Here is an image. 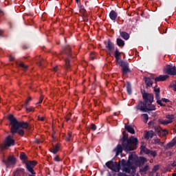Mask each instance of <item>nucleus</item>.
Masks as SVG:
<instances>
[{"instance_id":"1","label":"nucleus","mask_w":176,"mask_h":176,"mask_svg":"<svg viewBox=\"0 0 176 176\" xmlns=\"http://www.w3.org/2000/svg\"><path fill=\"white\" fill-rule=\"evenodd\" d=\"M140 93L142 96L144 101H139L138 104L135 106L136 111L141 112H149V111H156V106L152 104L155 97L152 94H149L145 89H140Z\"/></svg>"},{"instance_id":"2","label":"nucleus","mask_w":176,"mask_h":176,"mask_svg":"<svg viewBox=\"0 0 176 176\" xmlns=\"http://www.w3.org/2000/svg\"><path fill=\"white\" fill-rule=\"evenodd\" d=\"M8 119L10 122V124L11 125L10 131L12 135H14V134L17 133L19 135H21V137H24L25 131H24V129H25L28 131L31 130L28 122H19L17 119L14 118V116L12 114L8 116ZM21 127H23V129H21Z\"/></svg>"},{"instance_id":"3","label":"nucleus","mask_w":176,"mask_h":176,"mask_svg":"<svg viewBox=\"0 0 176 176\" xmlns=\"http://www.w3.org/2000/svg\"><path fill=\"white\" fill-rule=\"evenodd\" d=\"M63 53L66 56V58L64 60V68L66 71H71V63H72V58H74V56H72V50L71 49V47L69 45L65 46L63 48Z\"/></svg>"},{"instance_id":"4","label":"nucleus","mask_w":176,"mask_h":176,"mask_svg":"<svg viewBox=\"0 0 176 176\" xmlns=\"http://www.w3.org/2000/svg\"><path fill=\"white\" fill-rule=\"evenodd\" d=\"M121 161V166H122V171L126 173V174H130L131 173V175H134L135 172L137 171L135 166L133 165V161L128 159L127 161L126 160L122 159Z\"/></svg>"},{"instance_id":"5","label":"nucleus","mask_w":176,"mask_h":176,"mask_svg":"<svg viewBox=\"0 0 176 176\" xmlns=\"http://www.w3.org/2000/svg\"><path fill=\"white\" fill-rule=\"evenodd\" d=\"M138 145V138L131 136L128 141H126L125 145H124L123 148L126 152H130V151H135Z\"/></svg>"},{"instance_id":"6","label":"nucleus","mask_w":176,"mask_h":176,"mask_svg":"<svg viewBox=\"0 0 176 176\" xmlns=\"http://www.w3.org/2000/svg\"><path fill=\"white\" fill-rule=\"evenodd\" d=\"M120 163H122L120 160L118 162H113V161L110 160L105 163V166L107 168L111 170V171H113L114 173H119L121 168Z\"/></svg>"},{"instance_id":"7","label":"nucleus","mask_w":176,"mask_h":176,"mask_svg":"<svg viewBox=\"0 0 176 176\" xmlns=\"http://www.w3.org/2000/svg\"><path fill=\"white\" fill-rule=\"evenodd\" d=\"M38 164V162L34 161H29L25 163V167L27 171H28L29 174L28 176H36V172L34 170L35 166Z\"/></svg>"},{"instance_id":"8","label":"nucleus","mask_w":176,"mask_h":176,"mask_svg":"<svg viewBox=\"0 0 176 176\" xmlns=\"http://www.w3.org/2000/svg\"><path fill=\"white\" fill-rule=\"evenodd\" d=\"M14 137V135L13 134H12V135H9L7 136L3 144V148H10V146H14L16 142H14V140H13Z\"/></svg>"},{"instance_id":"9","label":"nucleus","mask_w":176,"mask_h":176,"mask_svg":"<svg viewBox=\"0 0 176 176\" xmlns=\"http://www.w3.org/2000/svg\"><path fill=\"white\" fill-rule=\"evenodd\" d=\"M118 65L122 67V73L123 75H127V74L131 72V69L129 67V63L127 61L121 60L120 63Z\"/></svg>"},{"instance_id":"10","label":"nucleus","mask_w":176,"mask_h":176,"mask_svg":"<svg viewBox=\"0 0 176 176\" xmlns=\"http://www.w3.org/2000/svg\"><path fill=\"white\" fill-rule=\"evenodd\" d=\"M2 162L7 168L12 167V166H14V164H16V157H14V156L10 155L7 160L3 159Z\"/></svg>"},{"instance_id":"11","label":"nucleus","mask_w":176,"mask_h":176,"mask_svg":"<svg viewBox=\"0 0 176 176\" xmlns=\"http://www.w3.org/2000/svg\"><path fill=\"white\" fill-rule=\"evenodd\" d=\"M164 72H166L168 75H176L175 66L173 67V65H166L164 68Z\"/></svg>"},{"instance_id":"12","label":"nucleus","mask_w":176,"mask_h":176,"mask_svg":"<svg viewBox=\"0 0 176 176\" xmlns=\"http://www.w3.org/2000/svg\"><path fill=\"white\" fill-rule=\"evenodd\" d=\"M104 44L106 49L109 50V54L111 56V52H113V50H115V44H113L110 39L104 41Z\"/></svg>"},{"instance_id":"13","label":"nucleus","mask_w":176,"mask_h":176,"mask_svg":"<svg viewBox=\"0 0 176 176\" xmlns=\"http://www.w3.org/2000/svg\"><path fill=\"white\" fill-rule=\"evenodd\" d=\"M153 91L155 94V99L157 100V104H158V105H160V107H166V104L162 102V100H160V89L155 88Z\"/></svg>"},{"instance_id":"14","label":"nucleus","mask_w":176,"mask_h":176,"mask_svg":"<svg viewBox=\"0 0 176 176\" xmlns=\"http://www.w3.org/2000/svg\"><path fill=\"white\" fill-rule=\"evenodd\" d=\"M153 91L155 94V99L157 100V104H158V105H160V107H166V104L162 102V100H160V89L155 88Z\"/></svg>"},{"instance_id":"15","label":"nucleus","mask_w":176,"mask_h":176,"mask_svg":"<svg viewBox=\"0 0 176 176\" xmlns=\"http://www.w3.org/2000/svg\"><path fill=\"white\" fill-rule=\"evenodd\" d=\"M155 131L157 133V135H159L161 138L163 137H166L167 134H168V131L166 129H162L160 128L155 127Z\"/></svg>"},{"instance_id":"16","label":"nucleus","mask_w":176,"mask_h":176,"mask_svg":"<svg viewBox=\"0 0 176 176\" xmlns=\"http://www.w3.org/2000/svg\"><path fill=\"white\" fill-rule=\"evenodd\" d=\"M128 140H129V134L127 133V132H126V131H124L122 132V138L120 140L122 146H124Z\"/></svg>"},{"instance_id":"17","label":"nucleus","mask_w":176,"mask_h":176,"mask_svg":"<svg viewBox=\"0 0 176 176\" xmlns=\"http://www.w3.org/2000/svg\"><path fill=\"white\" fill-rule=\"evenodd\" d=\"M122 52H119V50L118 48L116 49V51L114 52V57L116 58V64H120L121 57H122Z\"/></svg>"},{"instance_id":"18","label":"nucleus","mask_w":176,"mask_h":176,"mask_svg":"<svg viewBox=\"0 0 176 176\" xmlns=\"http://www.w3.org/2000/svg\"><path fill=\"white\" fill-rule=\"evenodd\" d=\"M123 146L122 144H118L116 147L113 150V152H116L115 157H118L123 152Z\"/></svg>"},{"instance_id":"19","label":"nucleus","mask_w":176,"mask_h":176,"mask_svg":"<svg viewBox=\"0 0 176 176\" xmlns=\"http://www.w3.org/2000/svg\"><path fill=\"white\" fill-rule=\"evenodd\" d=\"M152 79L154 78L149 77H144V80L145 82L146 89H148V87H151L152 85H153V80H152Z\"/></svg>"},{"instance_id":"20","label":"nucleus","mask_w":176,"mask_h":176,"mask_svg":"<svg viewBox=\"0 0 176 176\" xmlns=\"http://www.w3.org/2000/svg\"><path fill=\"white\" fill-rule=\"evenodd\" d=\"M155 137V132L153 131H146L144 132V139L149 140V138H153Z\"/></svg>"},{"instance_id":"21","label":"nucleus","mask_w":176,"mask_h":176,"mask_svg":"<svg viewBox=\"0 0 176 176\" xmlns=\"http://www.w3.org/2000/svg\"><path fill=\"white\" fill-rule=\"evenodd\" d=\"M168 78V75H160L158 77H156L155 79V82H164Z\"/></svg>"},{"instance_id":"22","label":"nucleus","mask_w":176,"mask_h":176,"mask_svg":"<svg viewBox=\"0 0 176 176\" xmlns=\"http://www.w3.org/2000/svg\"><path fill=\"white\" fill-rule=\"evenodd\" d=\"M120 36H121L122 39H124V41H129V39H130V34L122 30H120Z\"/></svg>"},{"instance_id":"23","label":"nucleus","mask_w":176,"mask_h":176,"mask_svg":"<svg viewBox=\"0 0 176 176\" xmlns=\"http://www.w3.org/2000/svg\"><path fill=\"white\" fill-rule=\"evenodd\" d=\"M60 144L59 143H57L52 148H50V152L54 153V155H56L57 152L60 151Z\"/></svg>"},{"instance_id":"24","label":"nucleus","mask_w":176,"mask_h":176,"mask_svg":"<svg viewBox=\"0 0 176 176\" xmlns=\"http://www.w3.org/2000/svg\"><path fill=\"white\" fill-rule=\"evenodd\" d=\"M124 129L128 133H130L131 134H135V130H134V128H133L131 125L125 124Z\"/></svg>"},{"instance_id":"25","label":"nucleus","mask_w":176,"mask_h":176,"mask_svg":"<svg viewBox=\"0 0 176 176\" xmlns=\"http://www.w3.org/2000/svg\"><path fill=\"white\" fill-rule=\"evenodd\" d=\"M176 145V139H173L172 141H170L169 143L166 144V149L168 151V149H171V148H173V146H175Z\"/></svg>"},{"instance_id":"26","label":"nucleus","mask_w":176,"mask_h":176,"mask_svg":"<svg viewBox=\"0 0 176 176\" xmlns=\"http://www.w3.org/2000/svg\"><path fill=\"white\" fill-rule=\"evenodd\" d=\"M109 17L112 21H115V20L118 19V12H116L115 10H111L109 13Z\"/></svg>"},{"instance_id":"27","label":"nucleus","mask_w":176,"mask_h":176,"mask_svg":"<svg viewBox=\"0 0 176 176\" xmlns=\"http://www.w3.org/2000/svg\"><path fill=\"white\" fill-rule=\"evenodd\" d=\"M13 176H24V168L16 170L14 172Z\"/></svg>"},{"instance_id":"28","label":"nucleus","mask_w":176,"mask_h":176,"mask_svg":"<svg viewBox=\"0 0 176 176\" xmlns=\"http://www.w3.org/2000/svg\"><path fill=\"white\" fill-rule=\"evenodd\" d=\"M149 170V165H146L143 168L140 169V173L141 175H145L146 174V171Z\"/></svg>"},{"instance_id":"29","label":"nucleus","mask_w":176,"mask_h":176,"mask_svg":"<svg viewBox=\"0 0 176 176\" xmlns=\"http://www.w3.org/2000/svg\"><path fill=\"white\" fill-rule=\"evenodd\" d=\"M140 151L141 152H143V153H146V155H149V153H151V150L147 148L145 146L141 145L140 146Z\"/></svg>"},{"instance_id":"30","label":"nucleus","mask_w":176,"mask_h":176,"mask_svg":"<svg viewBox=\"0 0 176 176\" xmlns=\"http://www.w3.org/2000/svg\"><path fill=\"white\" fill-rule=\"evenodd\" d=\"M116 43L119 47H124L125 45L124 41L122 38H117Z\"/></svg>"},{"instance_id":"31","label":"nucleus","mask_w":176,"mask_h":176,"mask_svg":"<svg viewBox=\"0 0 176 176\" xmlns=\"http://www.w3.org/2000/svg\"><path fill=\"white\" fill-rule=\"evenodd\" d=\"M80 12L81 13L84 19V21H87V13L86 9L80 10Z\"/></svg>"},{"instance_id":"32","label":"nucleus","mask_w":176,"mask_h":176,"mask_svg":"<svg viewBox=\"0 0 176 176\" xmlns=\"http://www.w3.org/2000/svg\"><path fill=\"white\" fill-rule=\"evenodd\" d=\"M35 61H36L37 65L38 67H42V61H43V58H41V56H37L34 58Z\"/></svg>"},{"instance_id":"33","label":"nucleus","mask_w":176,"mask_h":176,"mask_svg":"<svg viewBox=\"0 0 176 176\" xmlns=\"http://www.w3.org/2000/svg\"><path fill=\"white\" fill-rule=\"evenodd\" d=\"M16 64L18 65V67L23 68L24 71H27V69H28V65H25L24 63H19V62L16 61Z\"/></svg>"},{"instance_id":"34","label":"nucleus","mask_w":176,"mask_h":176,"mask_svg":"<svg viewBox=\"0 0 176 176\" xmlns=\"http://www.w3.org/2000/svg\"><path fill=\"white\" fill-rule=\"evenodd\" d=\"M158 122L160 123V124H164V126H166V124H169V123H173V121L168 120H159Z\"/></svg>"},{"instance_id":"35","label":"nucleus","mask_w":176,"mask_h":176,"mask_svg":"<svg viewBox=\"0 0 176 176\" xmlns=\"http://www.w3.org/2000/svg\"><path fill=\"white\" fill-rule=\"evenodd\" d=\"M126 91L128 93V94L129 96H131V93H133L132 90H131V84H130V82L127 83L126 85Z\"/></svg>"},{"instance_id":"36","label":"nucleus","mask_w":176,"mask_h":176,"mask_svg":"<svg viewBox=\"0 0 176 176\" xmlns=\"http://www.w3.org/2000/svg\"><path fill=\"white\" fill-rule=\"evenodd\" d=\"M20 159L23 162H25L27 160V155H25V153H21Z\"/></svg>"},{"instance_id":"37","label":"nucleus","mask_w":176,"mask_h":176,"mask_svg":"<svg viewBox=\"0 0 176 176\" xmlns=\"http://www.w3.org/2000/svg\"><path fill=\"white\" fill-rule=\"evenodd\" d=\"M128 159L131 162H135V160H137V157L135 156V155L129 154Z\"/></svg>"},{"instance_id":"38","label":"nucleus","mask_w":176,"mask_h":176,"mask_svg":"<svg viewBox=\"0 0 176 176\" xmlns=\"http://www.w3.org/2000/svg\"><path fill=\"white\" fill-rule=\"evenodd\" d=\"M166 118L168 119V120H170V122H173V119H175V116L173 114H167Z\"/></svg>"},{"instance_id":"39","label":"nucleus","mask_w":176,"mask_h":176,"mask_svg":"<svg viewBox=\"0 0 176 176\" xmlns=\"http://www.w3.org/2000/svg\"><path fill=\"white\" fill-rule=\"evenodd\" d=\"M31 100H32V98L31 96H30L25 102L24 104H23V107H24L25 108L26 107H28V104H30V101H31Z\"/></svg>"},{"instance_id":"40","label":"nucleus","mask_w":176,"mask_h":176,"mask_svg":"<svg viewBox=\"0 0 176 176\" xmlns=\"http://www.w3.org/2000/svg\"><path fill=\"white\" fill-rule=\"evenodd\" d=\"M145 162H146V158L144 157H140L139 158V163H140V164H144Z\"/></svg>"},{"instance_id":"41","label":"nucleus","mask_w":176,"mask_h":176,"mask_svg":"<svg viewBox=\"0 0 176 176\" xmlns=\"http://www.w3.org/2000/svg\"><path fill=\"white\" fill-rule=\"evenodd\" d=\"M161 140L159 138L154 139L155 144H157V145H163V142H160Z\"/></svg>"},{"instance_id":"42","label":"nucleus","mask_w":176,"mask_h":176,"mask_svg":"<svg viewBox=\"0 0 176 176\" xmlns=\"http://www.w3.org/2000/svg\"><path fill=\"white\" fill-rule=\"evenodd\" d=\"M71 138H72V133H69L65 138L66 141L69 142L71 141Z\"/></svg>"},{"instance_id":"43","label":"nucleus","mask_w":176,"mask_h":176,"mask_svg":"<svg viewBox=\"0 0 176 176\" xmlns=\"http://www.w3.org/2000/svg\"><path fill=\"white\" fill-rule=\"evenodd\" d=\"M149 155L151 156H153V157H156V155H157V153L156 152V151H151L150 150V153H149Z\"/></svg>"},{"instance_id":"44","label":"nucleus","mask_w":176,"mask_h":176,"mask_svg":"<svg viewBox=\"0 0 176 176\" xmlns=\"http://www.w3.org/2000/svg\"><path fill=\"white\" fill-rule=\"evenodd\" d=\"M142 116L144 119V123H148V120L149 119V117L148 116V114H142Z\"/></svg>"},{"instance_id":"45","label":"nucleus","mask_w":176,"mask_h":176,"mask_svg":"<svg viewBox=\"0 0 176 176\" xmlns=\"http://www.w3.org/2000/svg\"><path fill=\"white\" fill-rule=\"evenodd\" d=\"M159 170V165H155L153 168V173H156Z\"/></svg>"},{"instance_id":"46","label":"nucleus","mask_w":176,"mask_h":176,"mask_svg":"<svg viewBox=\"0 0 176 176\" xmlns=\"http://www.w3.org/2000/svg\"><path fill=\"white\" fill-rule=\"evenodd\" d=\"M91 129L94 131H96V130H97V126H96V124H91Z\"/></svg>"},{"instance_id":"47","label":"nucleus","mask_w":176,"mask_h":176,"mask_svg":"<svg viewBox=\"0 0 176 176\" xmlns=\"http://www.w3.org/2000/svg\"><path fill=\"white\" fill-rule=\"evenodd\" d=\"M65 120H66V122H69V120H71V114H68V115L65 117Z\"/></svg>"},{"instance_id":"48","label":"nucleus","mask_w":176,"mask_h":176,"mask_svg":"<svg viewBox=\"0 0 176 176\" xmlns=\"http://www.w3.org/2000/svg\"><path fill=\"white\" fill-rule=\"evenodd\" d=\"M89 58L91 60H94V52H91L90 54H89Z\"/></svg>"},{"instance_id":"49","label":"nucleus","mask_w":176,"mask_h":176,"mask_svg":"<svg viewBox=\"0 0 176 176\" xmlns=\"http://www.w3.org/2000/svg\"><path fill=\"white\" fill-rule=\"evenodd\" d=\"M162 101L163 102H170V100L166 99V98H162Z\"/></svg>"},{"instance_id":"50","label":"nucleus","mask_w":176,"mask_h":176,"mask_svg":"<svg viewBox=\"0 0 176 176\" xmlns=\"http://www.w3.org/2000/svg\"><path fill=\"white\" fill-rule=\"evenodd\" d=\"M38 120H41V122H45V118L38 116Z\"/></svg>"},{"instance_id":"51","label":"nucleus","mask_w":176,"mask_h":176,"mask_svg":"<svg viewBox=\"0 0 176 176\" xmlns=\"http://www.w3.org/2000/svg\"><path fill=\"white\" fill-rule=\"evenodd\" d=\"M55 162H60V157L58 155H56L54 157Z\"/></svg>"},{"instance_id":"52","label":"nucleus","mask_w":176,"mask_h":176,"mask_svg":"<svg viewBox=\"0 0 176 176\" xmlns=\"http://www.w3.org/2000/svg\"><path fill=\"white\" fill-rule=\"evenodd\" d=\"M42 101H43V97L41 96L37 104H42Z\"/></svg>"},{"instance_id":"53","label":"nucleus","mask_w":176,"mask_h":176,"mask_svg":"<svg viewBox=\"0 0 176 176\" xmlns=\"http://www.w3.org/2000/svg\"><path fill=\"white\" fill-rule=\"evenodd\" d=\"M9 60H10V61H14V56H10Z\"/></svg>"},{"instance_id":"54","label":"nucleus","mask_w":176,"mask_h":176,"mask_svg":"<svg viewBox=\"0 0 176 176\" xmlns=\"http://www.w3.org/2000/svg\"><path fill=\"white\" fill-rule=\"evenodd\" d=\"M25 109L27 112H32V108L26 107Z\"/></svg>"},{"instance_id":"55","label":"nucleus","mask_w":176,"mask_h":176,"mask_svg":"<svg viewBox=\"0 0 176 176\" xmlns=\"http://www.w3.org/2000/svg\"><path fill=\"white\" fill-rule=\"evenodd\" d=\"M172 167H176V162L173 161V164H171Z\"/></svg>"},{"instance_id":"56","label":"nucleus","mask_w":176,"mask_h":176,"mask_svg":"<svg viewBox=\"0 0 176 176\" xmlns=\"http://www.w3.org/2000/svg\"><path fill=\"white\" fill-rule=\"evenodd\" d=\"M173 91L176 92V82L175 84L173 85Z\"/></svg>"},{"instance_id":"57","label":"nucleus","mask_w":176,"mask_h":176,"mask_svg":"<svg viewBox=\"0 0 176 176\" xmlns=\"http://www.w3.org/2000/svg\"><path fill=\"white\" fill-rule=\"evenodd\" d=\"M85 10V6H81L80 7V10Z\"/></svg>"},{"instance_id":"58","label":"nucleus","mask_w":176,"mask_h":176,"mask_svg":"<svg viewBox=\"0 0 176 176\" xmlns=\"http://www.w3.org/2000/svg\"><path fill=\"white\" fill-rule=\"evenodd\" d=\"M152 123H153V122H152V121L148 122V126H151V124H152Z\"/></svg>"},{"instance_id":"59","label":"nucleus","mask_w":176,"mask_h":176,"mask_svg":"<svg viewBox=\"0 0 176 176\" xmlns=\"http://www.w3.org/2000/svg\"><path fill=\"white\" fill-rule=\"evenodd\" d=\"M0 36H2V30L0 29Z\"/></svg>"},{"instance_id":"60","label":"nucleus","mask_w":176,"mask_h":176,"mask_svg":"<svg viewBox=\"0 0 176 176\" xmlns=\"http://www.w3.org/2000/svg\"><path fill=\"white\" fill-rule=\"evenodd\" d=\"M54 71L57 72V67H54Z\"/></svg>"},{"instance_id":"61","label":"nucleus","mask_w":176,"mask_h":176,"mask_svg":"<svg viewBox=\"0 0 176 176\" xmlns=\"http://www.w3.org/2000/svg\"><path fill=\"white\" fill-rule=\"evenodd\" d=\"M79 1L80 0H76V3H78Z\"/></svg>"},{"instance_id":"62","label":"nucleus","mask_w":176,"mask_h":176,"mask_svg":"<svg viewBox=\"0 0 176 176\" xmlns=\"http://www.w3.org/2000/svg\"><path fill=\"white\" fill-rule=\"evenodd\" d=\"M172 176H176V173H173Z\"/></svg>"},{"instance_id":"63","label":"nucleus","mask_w":176,"mask_h":176,"mask_svg":"<svg viewBox=\"0 0 176 176\" xmlns=\"http://www.w3.org/2000/svg\"><path fill=\"white\" fill-rule=\"evenodd\" d=\"M85 5H87V1H85Z\"/></svg>"},{"instance_id":"64","label":"nucleus","mask_w":176,"mask_h":176,"mask_svg":"<svg viewBox=\"0 0 176 176\" xmlns=\"http://www.w3.org/2000/svg\"><path fill=\"white\" fill-rule=\"evenodd\" d=\"M23 49H27V47H23Z\"/></svg>"}]
</instances>
